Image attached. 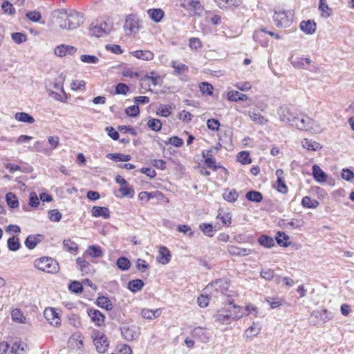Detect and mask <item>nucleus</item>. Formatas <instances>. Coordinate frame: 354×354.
<instances>
[{
  "instance_id": "864d4df0",
  "label": "nucleus",
  "mask_w": 354,
  "mask_h": 354,
  "mask_svg": "<svg viewBox=\"0 0 354 354\" xmlns=\"http://www.w3.org/2000/svg\"><path fill=\"white\" fill-rule=\"evenodd\" d=\"M148 127L154 131H159L162 129V122L160 120L151 118L147 122Z\"/></svg>"
},
{
  "instance_id": "2eb2a0df",
  "label": "nucleus",
  "mask_w": 354,
  "mask_h": 354,
  "mask_svg": "<svg viewBox=\"0 0 354 354\" xmlns=\"http://www.w3.org/2000/svg\"><path fill=\"white\" fill-rule=\"evenodd\" d=\"M87 313L91 321L96 326H101L104 324L105 317L100 310L96 309H88Z\"/></svg>"
},
{
  "instance_id": "ea45409f",
  "label": "nucleus",
  "mask_w": 354,
  "mask_h": 354,
  "mask_svg": "<svg viewBox=\"0 0 354 354\" xmlns=\"http://www.w3.org/2000/svg\"><path fill=\"white\" fill-rule=\"evenodd\" d=\"M249 117L250 119L257 124L263 125L268 122L266 119L260 113L255 111H249Z\"/></svg>"
},
{
  "instance_id": "680f3d73",
  "label": "nucleus",
  "mask_w": 354,
  "mask_h": 354,
  "mask_svg": "<svg viewBox=\"0 0 354 354\" xmlns=\"http://www.w3.org/2000/svg\"><path fill=\"white\" fill-rule=\"evenodd\" d=\"M80 60L84 63L87 64H97L99 62L97 57L90 55H82L80 57Z\"/></svg>"
},
{
  "instance_id": "052dcab7",
  "label": "nucleus",
  "mask_w": 354,
  "mask_h": 354,
  "mask_svg": "<svg viewBox=\"0 0 354 354\" xmlns=\"http://www.w3.org/2000/svg\"><path fill=\"white\" fill-rule=\"evenodd\" d=\"M274 272L273 270H272L270 268L262 269L260 272L261 277L267 281L272 280L274 277Z\"/></svg>"
},
{
  "instance_id": "a19ab883",
  "label": "nucleus",
  "mask_w": 354,
  "mask_h": 354,
  "mask_svg": "<svg viewBox=\"0 0 354 354\" xmlns=\"http://www.w3.org/2000/svg\"><path fill=\"white\" fill-rule=\"evenodd\" d=\"M145 283L141 279L131 280L128 283V288L132 292H136L142 290Z\"/></svg>"
},
{
  "instance_id": "dca6fc26",
  "label": "nucleus",
  "mask_w": 354,
  "mask_h": 354,
  "mask_svg": "<svg viewBox=\"0 0 354 354\" xmlns=\"http://www.w3.org/2000/svg\"><path fill=\"white\" fill-rule=\"evenodd\" d=\"M192 335L194 337L198 338L202 342H207L209 340L210 335L205 328L196 327L192 331Z\"/></svg>"
},
{
  "instance_id": "412c9836",
  "label": "nucleus",
  "mask_w": 354,
  "mask_h": 354,
  "mask_svg": "<svg viewBox=\"0 0 354 354\" xmlns=\"http://www.w3.org/2000/svg\"><path fill=\"white\" fill-rule=\"evenodd\" d=\"M187 1V5L181 4V6L186 9H192L196 15H201L204 10L203 6L198 0H184Z\"/></svg>"
},
{
  "instance_id": "3c124183",
  "label": "nucleus",
  "mask_w": 354,
  "mask_h": 354,
  "mask_svg": "<svg viewBox=\"0 0 354 354\" xmlns=\"http://www.w3.org/2000/svg\"><path fill=\"white\" fill-rule=\"evenodd\" d=\"M288 239H289V236L287 234H286L284 232H279L277 233V236L276 237V241L280 246H283V247L288 246L290 245V243L288 242Z\"/></svg>"
},
{
  "instance_id": "cd10ccee",
  "label": "nucleus",
  "mask_w": 354,
  "mask_h": 354,
  "mask_svg": "<svg viewBox=\"0 0 354 354\" xmlns=\"http://www.w3.org/2000/svg\"><path fill=\"white\" fill-rule=\"evenodd\" d=\"M171 259V253L165 246H161L159 248V257L158 261L159 263L165 265L168 263Z\"/></svg>"
},
{
  "instance_id": "473e14b6",
  "label": "nucleus",
  "mask_w": 354,
  "mask_h": 354,
  "mask_svg": "<svg viewBox=\"0 0 354 354\" xmlns=\"http://www.w3.org/2000/svg\"><path fill=\"white\" fill-rule=\"evenodd\" d=\"M84 254L93 258H98L102 256L103 252L100 246L93 245L88 247Z\"/></svg>"
},
{
  "instance_id": "58836bf2",
  "label": "nucleus",
  "mask_w": 354,
  "mask_h": 354,
  "mask_svg": "<svg viewBox=\"0 0 354 354\" xmlns=\"http://www.w3.org/2000/svg\"><path fill=\"white\" fill-rule=\"evenodd\" d=\"M227 99L230 101H243L248 99L246 95L241 93L237 91H229L227 94Z\"/></svg>"
},
{
  "instance_id": "a18cd8bd",
  "label": "nucleus",
  "mask_w": 354,
  "mask_h": 354,
  "mask_svg": "<svg viewBox=\"0 0 354 354\" xmlns=\"http://www.w3.org/2000/svg\"><path fill=\"white\" fill-rule=\"evenodd\" d=\"M245 197L248 201L255 203H259L263 200V195L257 191H249Z\"/></svg>"
},
{
  "instance_id": "6ab92c4d",
  "label": "nucleus",
  "mask_w": 354,
  "mask_h": 354,
  "mask_svg": "<svg viewBox=\"0 0 354 354\" xmlns=\"http://www.w3.org/2000/svg\"><path fill=\"white\" fill-rule=\"evenodd\" d=\"M312 171V175L317 182L322 183L327 180V174L317 165H313Z\"/></svg>"
},
{
  "instance_id": "6e6d98bb",
  "label": "nucleus",
  "mask_w": 354,
  "mask_h": 354,
  "mask_svg": "<svg viewBox=\"0 0 354 354\" xmlns=\"http://www.w3.org/2000/svg\"><path fill=\"white\" fill-rule=\"evenodd\" d=\"M63 245L64 248L68 252H77L78 250V245L71 239H64Z\"/></svg>"
},
{
  "instance_id": "774afa93",
  "label": "nucleus",
  "mask_w": 354,
  "mask_h": 354,
  "mask_svg": "<svg viewBox=\"0 0 354 354\" xmlns=\"http://www.w3.org/2000/svg\"><path fill=\"white\" fill-rule=\"evenodd\" d=\"M207 127L212 131H217L219 130L220 122L216 119H209L207 121Z\"/></svg>"
},
{
  "instance_id": "79ce46f5",
  "label": "nucleus",
  "mask_w": 354,
  "mask_h": 354,
  "mask_svg": "<svg viewBox=\"0 0 354 354\" xmlns=\"http://www.w3.org/2000/svg\"><path fill=\"white\" fill-rule=\"evenodd\" d=\"M6 201L10 208H17L19 206V201L16 195L9 192L6 195Z\"/></svg>"
},
{
  "instance_id": "338daca9",
  "label": "nucleus",
  "mask_w": 354,
  "mask_h": 354,
  "mask_svg": "<svg viewBox=\"0 0 354 354\" xmlns=\"http://www.w3.org/2000/svg\"><path fill=\"white\" fill-rule=\"evenodd\" d=\"M68 288L71 292L75 293H80L83 290L82 284L77 281H73L71 283H70Z\"/></svg>"
},
{
  "instance_id": "20e7f679",
  "label": "nucleus",
  "mask_w": 354,
  "mask_h": 354,
  "mask_svg": "<svg viewBox=\"0 0 354 354\" xmlns=\"http://www.w3.org/2000/svg\"><path fill=\"white\" fill-rule=\"evenodd\" d=\"M113 28V21L107 19L104 21L92 23L89 28V34L96 37H104L112 30Z\"/></svg>"
},
{
  "instance_id": "7c9ffc66",
  "label": "nucleus",
  "mask_w": 354,
  "mask_h": 354,
  "mask_svg": "<svg viewBox=\"0 0 354 354\" xmlns=\"http://www.w3.org/2000/svg\"><path fill=\"white\" fill-rule=\"evenodd\" d=\"M300 28L307 34H313L316 30V24L311 20L302 21L300 23Z\"/></svg>"
},
{
  "instance_id": "2f4dec72",
  "label": "nucleus",
  "mask_w": 354,
  "mask_h": 354,
  "mask_svg": "<svg viewBox=\"0 0 354 354\" xmlns=\"http://www.w3.org/2000/svg\"><path fill=\"white\" fill-rule=\"evenodd\" d=\"M162 310L160 308L156 310L143 309L141 312L142 316L147 319L152 320L160 316Z\"/></svg>"
},
{
  "instance_id": "bb28decb",
  "label": "nucleus",
  "mask_w": 354,
  "mask_h": 354,
  "mask_svg": "<svg viewBox=\"0 0 354 354\" xmlns=\"http://www.w3.org/2000/svg\"><path fill=\"white\" fill-rule=\"evenodd\" d=\"M147 13L150 19L156 22L159 23L161 21L165 16L164 11L160 8H151L147 10Z\"/></svg>"
},
{
  "instance_id": "c03bdc74",
  "label": "nucleus",
  "mask_w": 354,
  "mask_h": 354,
  "mask_svg": "<svg viewBox=\"0 0 354 354\" xmlns=\"http://www.w3.org/2000/svg\"><path fill=\"white\" fill-rule=\"evenodd\" d=\"M238 193L235 189L225 190L223 194V198L224 200L229 203H234L237 200Z\"/></svg>"
},
{
  "instance_id": "4d7b16f0",
  "label": "nucleus",
  "mask_w": 354,
  "mask_h": 354,
  "mask_svg": "<svg viewBox=\"0 0 354 354\" xmlns=\"http://www.w3.org/2000/svg\"><path fill=\"white\" fill-rule=\"evenodd\" d=\"M12 318L14 321L17 322L19 323H24L25 322V317L19 309H14L11 313Z\"/></svg>"
},
{
  "instance_id": "4c0bfd02",
  "label": "nucleus",
  "mask_w": 354,
  "mask_h": 354,
  "mask_svg": "<svg viewBox=\"0 0 354 354\" xmlns=\"http://www.w3.org/2000/svg\"><path fill=\"white\" fill-rule=\"evenodd\" d=\"M106 158L112 160L115 162H127L131 159L130 155H126L122 153H108Z\"/></svg>"
},
{
  "instance_id": "6e6552de",
  "label": "nucleus",
  "mask_w": 354,
  "mask_h": 354,
  "mask_svg": "<svg viewBox=\"0 0 354 354\" xmlns=\"http://www.w3.org/2000/svg\"><path fill=\"white\" fill-rule=\"evenodd\" d=\"M139 29L140 24L137 17L134 15H128L124 25V30L126 35H130L137 33Z\"/></svg>"
},
{
  "instance_id": "9d476101",
  "label": "nucleus",
  "mask_w": 354,
  "mask_h": 354,
  "mask_svg": "<svg viewBox=\"0 0 354 354\" xmlns=\"http://www.w3.org/2000/svg\"><path fill=\"white\" fill-rule=\"evenodd\" d=\"M230 283L225 279H218L209 283L207 288H212L217 292L228 296Z\"/></svg>"
},
{
  "instance_id": "69168bd1",
  "label": "nucleus",
  "mask_w": 354,
  "mask_h": 354,
  "mask_svg": "<svg viewBox=\"0 0 354 354\" xmlns=\"http://www.w3.org/2000/svg\"><path fill=\"white\" fill-rule=\"evenodd\" d=\"M200 90L203 94H207L208 95H212L213 86L211 84L207 82H202L200 84Z\"/></svg>"
},
{
  "instance_id": "a878e982",
  "label": "nucleus",
  "mask_w": 354,
  "mask_h": 354,
  "mask_svg": "<svg viewBox=\"0 0 354 354\" xmlns=\"http://www.w3.org/2000/svg\"><path fill=\"white\" fill-rule=\"evenodd\" d=\"M283 171L281 169H278L276 171L277 180V189L279 192L286 194L288 192V187L283 180Z\"/></svg>"
},
{
  "instance_id": "f704fd0d",
  "label": "nucleus",
  "mask_w": 354,
  "mask_h": 354,
  "mask_svg": "<svg viewBox=\"0 0 354 354\" xmlns=\"http://www.w3.org/2000/svg\"><path fill=\"white\" fill-rule=\"evenodd\" d=\"M229 311L230 312L232 322L243 317L245 314V310L243 308L236 305H233L232 308L229 309Z\"/></svg>"
},
{
  "instance_id": "c85d7f7f",
  "label": "nucleus",
  "mask_w": 354,
  "mask_h": 354,
  "mask_svg": "<svg viewBox=\"0 0 354 354\" xmlns=\"http://www.w3.org/2000/svg\"><path fill=\"white\" fill-rule=\"evenodd\" d=\"M171 66L174 68L173 74L175 75H181L188 72V66L178 61L174 60L171 62Z\"/></svg>"
},
{
  "instance_id": "603ef678",
  "label": "nucleus",
  "mask_w": 354,
  "mask_h": 354,
  "mask_svg": "<svg viewBox=\"0 0 354 354\" xmlns=\"http://www.w3.org/2000/svg\"><path fill=\"white\" fill-rule=\"evenodd\" d=\"M32 149H34V151H35L37 152L43 153L46 156H49L51 155V150H50L48 148L44 147L43 146V143L40 141L35 142Z\"/></svg>"
},
{
  "instance_id": "5701e85b",
  "label": "nucleus",
  "mask_w": 354,
  "mask_h": 354,
  "mask_svg": "<svg viewBox=\"0 0 354 354\" xmlns=\"http://www.w3.org/2000/svg\"><path fill=\"white\" fill-rule=\"evenodd\" d=\"M155 75L156 73L154 71H151L142 77V86L147 85L148 81H151L153 86L160 85L162 82L160 76Z\"/></svg>"
},
{
  "instance_id": "e2e57ef3",
  "label": "nucleus",
  "mask_w": 354,
  "mask_h": 354,
  "mask_svg": "<svg viewBox=\"0 0 354 354\" xmlns=\"http://www.w3.org/2000/svg\"><path fill=\"white\" fill-rule=\"evenodd\" d=\"M171 113V107L168 105L161 106L157 110V115L162 117H168Z\"/></svg>"
},
{
  "instance_id": "c756f323",
  "label": "nucleus",
  "mask_w": 354,
  "mask_h": 354,
  "mask_svg": "<svg viewBox=\"0 0 354 354\" xmlns=\"http://www.w3.org/2000/svg\"><path fill=\"white\" fill-rule=\"evenodd\" d=\"M131 55L138 59H142L145 61L152 60L154 57V54L153 53V52L147 50H135L131 53Z\"/></svg>"
},
{
  "instance_id": "4be33fe9",
  "label": "nucleus",
  "mask_w": 354,
  "mask_h": 354,
  "mask_svg": "<svg viewBox=\"0 0 354 354\" xmlns=\"http://www.w3.org/2000/svg\"><path fill=\"white\" fill-rule=\"evenodd\" d=\"M29 348L26 343L16 341L15 342L11 347V354H26Z\"/></svg>"
},
{
  "instance_id": "423d86ee",
  "label": "nucleus",
  "mask_w": 354,
  "mask_h": 354,
  "mask_svg": "<svg viewBox=\"0 0 354 354\" xmlns=\"http://www.w3.org/2000/svg\"><path fill=\"white\" fill-rule=\"evenodd\" d=\"M333 317V313L326 309L315 310L311 313L309 320L313 325L324 324Z\"/></svg>"
},
{
  "instance_id": "9b49d317",
  "label": "nucleus",
  "mask_w": 354,
  "mask_h": 354,
  "mask_svg": "<svg viewBox=\"0 0 354 354\" xmlns=\"http://www.w3.org/2000/svg\"><path fill=\"white\" fill-rule=\"evenodd\" d=\"M44 315L50 325L56 327L61 325V319L57 309L54 308H47L45 309Z\"/></svg>"
},
{
  "instance_id": "72a5a7b5",
  "label": "nucleus",
  "mask_w": 354,
  "mask_h": 354,
  "mask_svg": "<svg viewBox=\"0 0 354 354\" xmlns=\"http://www.w3.org/2000/svg\"><path fill=\"white\" fill-rule=\"evenodd\" d=\"M118 192L120 193V196L115 193V196L118 198L129 197L131 198L134 196V191L131 187L129 186L128 183H127L125 185H122Z\"/></svg>"
},
{
  "instance_id": "bf43d9fd",
  "label": "nucleus",
  "mask_w": 354,
  "mask_h": 354,
  "mask_svg": "<svg viewBox=\"0 0 354 354\" xmlns=\"http://www.w3.org/2000/svg\"><path fill=\"white\" fill-rule=\"evenodd\" d=\"M238 161L243 165H247L251 163V159L250 158V154L247 151H241L239 153L237 156Z\"/></svg>"
},
{
  "instance_id": "37998d69",
  "label": "nucleus",
  "mask_w": 354,
  "mask_h": 354,
  "mask_svg": "<svg viewBox=\"0 0 354 354\" xmlns=\"http://www.w3.org/2000/svg\"><path fill=\"white\" fill-rule=\"evenodd\" d=\"M258 242L261 245L268 248H270L275 245L274 239L267 235H261L259 238Z\"/></svg>"
},
{
  "instance_id": "aec40b11",
  "label": "nucleus",
  "mask_w": 354,
  "mask_h": 354,
  "mask_svg": "<svg viewBox=\"0 0 354 354\" xmlns=\"http://www.w3.org/2000/svg\"><path fill=\"white\" fill-rule=\"evenodd\" d=\"M42 239L43 236L41 234H30L26 239L24 244L27 248L32 250L42 241Z\"/></svg>"
},
{
  "instance_id": "393cba45",
  "label": "nucleus",
  "mask_w": 354,
  "mask_h": 354,
  "mask_svg": "<svg viewBox=\"0 0 354 354\" xmlns=\"http://www.w3.org/2000/svg\"><path fill=\"white\" fill-rule=\"evenodd\" d=\"M91 214L93 217H102L107 219L110 217V211L106 207L94 206L91 209Z\"/></svg>"
},
{
  "instance_id": "0eeeda50",
  "label": "nucleus",
  "mask_w": 354,
  "mask_h": 354,
  "mask_svg": "<svg viewBox=\"0 0 354 354\" xmlns=\"http://www.w3.org/2000/svg\"><path fill=\"white\" fill-rule=\"evenodd\" d=\"M277 113L281 122L292 126L293 120H295L299 111L292 107L284 105L279 107Z\"/></svg>"
},
{
  "instance_id": "f8f14e48",
  "label": "nucleus",
  "mask_w": 354,
  "mask_h": 354,
  "mask_svg": "<svg viewBox=\"0 0 354 354\" xmlns=\"http://www.w3.org/2000/svg\"><path fill=\"white\" fill-rule=\"evenodd\" d=\"M213 150L209 149L206 152L202 153L203 157L205 158V164L207 167L212 169L214 171H216L218 169H222L223 171L227 174V169L222 167L221 165H216L215 158L213 156Z\"/></svg>"
},
{
  "instance_id": "f03ea898",
  "label": "nucleus",
  "mask_w": 354,
  "mask_h": 354,
  "mask_svg": "<svg viewBox=\"0 0 354 354\" xmlns=\"http://www.w3.org/2000/svg\"><path fill=\"white\" fill-rule=\"evenodd\" d=\"M300 131H310L313 133L321 132V129L317 122L306 114L299 112L292 126Z\"/></svg>"
},
{
  "instance_id": "4468645a",
  "label": "nucleus",
  "mask_w": 354,
  "mask_h": 354,
  "mask_svg": "<svg viewBox=\"0 0 354 354\" xmlns=\"http://www.w3.org/2000/svg\"><path fill=\"white\" fill-rule=\"evenodd\" d=\"M77 51L75 46L61 44L56 46L54 49V54L59 57L66 56L68 55H74Z\"/></svg>"
},
{
  "instance_id": "7ed1b4c3",
  "label": "nucleus",
  "mask_w": 354,
  "mask_h": 354,
  "mask_svg": "<svg viewBox=\"0 0 354 354\" xmlns=\"http://www.w3.org/2000/svg\"><path fill=\"white\" fill-rule=\"evenodd\" d=\"M34 266L39 270L50 274H56L59 270L58 263L48 257H43L35 259Z\"/></svg>"
},
{
  "instance_id": "5fc2aeb1",
  "label": "nucleus",
  "mask_w": 354,
  "mask_h": 354,
  "mask_svg": "<svg viewBox=\"0 0 354 354\" xmlns=\"http://www.w3.org/2000/svg\"><path fill=\"white\" fill-rule=\"evenodd\" d=\"M97 304L103 308L109 310L112 308V304L108 297H99L97 299Z\"/></svg>"
},
{
  "instance_id": "1a4fd4ad",
  "label": "nucleus",
  "mask_w": 354,
  "mask_h": 354,
  "mask_svg": "<svg viewBox=\"0 0 354 354\" xmlns=\"http://www.w3.org/2000/svg\"><path fill=\"white\" fill-rule=\"evenodd\" d=\"M93 337V342L97 352L100 353H104L109 347L107 337L99 331L95 332Z\"/></svg>"
},
{
  "instance_id": "a211bd4d",
  "label": "nucleus",
  "mask_w": 354,
  "mask_h": 354,
  "mask_svg": "<svg viewBox=\"0 0 354 354\" xmlns=\"http://www.w3.org/2000/svg\"><path fill=\"white\" fill-rule=\"evenodd\" d=\"M121 335L127 341H132L138 338V335L133 326H123L121 328Z\"/></svg>"
},
{
  "instance_id": "39448f33",
  "label": "nucleus",
  "mask_w": 354,
  "mask_h": 354,
  "mask_svg": "<svg viewBox=\"0 0 354 354\" xmlns=\"http://www.w3.org/2000/svg\"><path fill=\"white\" fill-rule=\"evenodd\" d=\"M273 19L278 27H289L293 20V14L291 10H279L274 12Z\"/></svg>"
},
{
  "instance_id": "b1692460",
  "label": "nucleus",
  "mask_w": 354,
  "mask_h": 354,
  "mask_svg": "<svg viewBox=\"0 0 354 354\" xmlns=\"http://www.w3.org/2000/svg\"><path fill=\"white\" fill-rule=\"evenodd\" d=\"M279 225L286 229H297L303 226L304 221L302 220L292 218L290 221L281 220Z\"/></svg>"
},
{
  "instance_id": "0e129e2a",
  "label": "nucleus",
  "mask_w": 354,
  "mask_h": 354,
  "mask_svg": "<svg viewBox=\"0 0 354 354\" xmlns=\"http://www.w3.org/2000/svg\"><path fill=\"white\" fill-rule=\"evenodd\" d=\"M11 37L17 44H21L27 40V36L21 32H14L12 34Z\"/></svg>"
},
{
  "instance_id": "8fccbe9b",
  "label": "nucleus",
  "mask_w": 354,
  "mask_h": 354,
  "mask_svg": "<svg viewBox=\"0 0 354 354\" xmlns=\"http://www.w3.org/2000/svg\"><path fill=\"white\" fill-rule=\"evenodd\" d=\"M116 265L121 270H127L130 268L131 263L127 257H121L118 259Z\"/></svg>"
},
{
  "instance_id": "e433bc0d",
  "label": "nucleus",
  "mask_w": 354,
  "mask_h": 354,
  "mask_svg": "<svg viewBox=\"0 0 354 354\" xmlns=\"http://www.w3.org/2000/svg\"><path fill=\"white\" fill-rule=\"evenodd\" d=\"M15 118L19 122L28 124H32L35 122L34 118L30 114L25 112H18L15 113Z\"/></svg>"
},
{
  "instance_id": "09e8293b",
  "label": "nucleus",
  "mask_w": 354,
  "mask_h": 354,
  "mask_svg": "<svg viewBox=\"0 0 354 354\" xmlns=\"http://www.w3.org/2000/svg\"><path fill=\"white\" fill-rule=\"evenodd\" d=\"M319 202L316 200H311L309 196H304L301 200V205L306 208H316L319 206Z\"/></svg>"
},
{
  "instance_id": "13d9d810",
  "label": "nucleus",
  "mask_w": 354,
  "mask_h": 354,
  "mask_svg": "<svg viewBox=\"0 0 354 354\" xmlns=\"http://www.w3.org/2000/svg\"><path fill=\"white\" fill-rule=\"evenodd\" d=\"M216 218L220 219L223 225L229 226L232 223V216L230 213H218Z\"/></svg>"
},
{
  "instance_id": "f257e3e1",
  "label": "nucleus",
  "mask_w": 354,
  "mask_h": 354,
  "mask_svg": "<svg viewBox=\"0 0 354 354\" xmlns=\"http://www.w3.org/2000/svg\"><path fill=\"white\" fill-rule=\"evenodd\" d=\"M52 17L62 29L73 30L83 24V15L73 9L56 10Z\"/></svg>"
},
{
  "instance_id": "49530a36",
  "label": "nucleus",
  "mask_w": 354,
  "mask_h": 354,
  "mask_svg": "<svg viewBox=\"0 0 354 354\" xmlns=\"http://www.w3.org/2000/svg\"><path fill=\"white\" fill-rule=\"evenodd\" d=\"M199 228L205 235L209 237L213 236L214 232H216V230H214L212 225L210 223H201L199 225Z\"/></svg>"
},
{
  "instance_id": "f3484780",
  "label": "nucleus",
  "mask_w": 354,
  "mask_h": 354,
  "mask_svg": "<svg viewBox=\"0 0 354 354\" xmlns=\"http://www.w3.org/2000/svg\"><path fill=\"white\" fill-rule=\"evenodd\" d=\"M76 263L82 274H88L94 272L93 267L84 258L78 257L76 259Z\"/></svg>"
},
{
  "instance_id": "c9c22d12",
  "label": "nucleus",
  "mask_w": 354,
  "mask_h": 354,
  "mask_svg": "<svg viewBox=\"0 0 354 354\" xmlns=\"http://www.w3.org/2000/svg\"><path fill=\"white\" fill-rule=\"evenodd\" d=\"M301 145L304 148L310 151H317L322 148L319 142L307 138L301 141Z\"/></svg>"
},
{
  "instance_id": "ddd939ff",
  "label": "nucleus",
  "mask_w": 354,
  "mask_h": 354,
  "mask_svg": "<svg viewBox=\"0 0 354 354\" xmlns=\"http://www.w3.org/2000/svg\"><path fill=\"white\" fill-rule=\"evenodd\" d=\"M215 322L221 324H229L232 322V317L229 309L221 308L213 316Z\"/></svg>"
},
{
  "instance_id": "de8ad7c7",
  "label": "nucleus",
  "mask_w": 354,
  "mask_h": 354,
  "mask_svg": "<svg viewBox=\"0 0 354 354\" xmlns=\"http://www.w3.org/2000/svg\"><path fill=\"white\" fill-rule=\"evenodd\" d=\"M7 243L8 248L10 251L15 252L18 250L21 247L19 239L16 236H12L9 238L8 239Z\"/></svg>"
}]
</instances>
